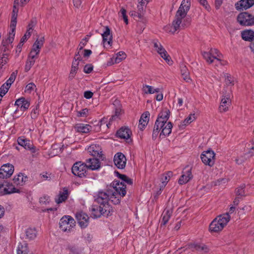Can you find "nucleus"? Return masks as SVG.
Returning a JSON list of instances; mask_svg holds the SVG:
<instances>
[{
  "label": "nucleus",
  "instance_id": "obj_28",
  "mask_svg": "<svg viewBox=\"0 0 254 254\" xmlns=\"http://www.w3.org/2000/svg\"><path fill=\"white\" fill-rule=\"evenodd\" d=\"M170 115V111L169 110H166L165 111H163L160 112L158 116L157 120L155 122H157V124H159L158 122H164L165 123L166 122H168V120L169 118Z\"/></svg>",
  "mask_w": 254,
  "mask_h": 254
},
{
  "label": "nucleus",
  "instance_id": "obj_36",
  "mask_svg": "<svg viewBox=\"0 0 254 254\" xmlns=\"http://www.w3.org/2000/svg\"><path fill=\"white\" fill-rule=\"evenodd\" d=\"M11 31L9 32L8 37L5 39L3 40V42H6L7 44H11L14 40L15 36V30L16 26L10 27Z\"/></svg>",
  "mask_w": 254,
  "mask_h": 254
},
{
  "label": "nucleus",
  "instance_id": "obj_39",
  "mask_svg": "<svg viewBox=\"0 0 254 254\" xmlns=\"http://www.w3.org/2000/svg\"><path fill=\"white\" fill-rule=\"evenodd\" d=\"M172 211L171 210H166L163 213L162 223L165 225L169 221L172 215Z\"/></svg>",
  "mask_w": 254,
  "mask_h": 254
},
{
  "label": "nucleus",
  "instance_id": "obj_1",
  "mask_svg": "<svg viewBox=\"0 0 254 254\" xmlns=\"http://www.w3.org/2000/svg\"><path fill=\"white\" fill-rule=\"evenodd\" d=\"M126 192L125 186L122 183H117L115 186L105 191H99L94 197L95 201L101 205L110 206L109 200L115 204H119L121 198L125 196Z\"/></svg>",
  "mask_w": 254,
  "mask_h": 254
},
{
  "label": "nucleus",
  "instance_id": "obj_42",
  "mask_svg": "<svg viewBox=\"0 0 254 254\" xmlns=\"http://www.w3.org/2000/svg\"><path fill=\"white\" fill-rule=\"evenodd\" d=\"M245 188V185L243 184L238 187L236 190V196L238 198H242V197L246 195L244 189Z\"/></svg>",
  "mask_w": 254,
  "mask_h": 254
},
{
  "label": "nucleus",
  "instance_id": "obj_30",
  "mask_svg": "<svg viewBox=\"0 0 254 254\" xmlns=\"http://www.w3.org/2000/svg\"><path fill=\"white\" fill-rule=\"evenodd\" d=\"M79 63V62L76 61V60H73L71 65V68L68 77L69 79L71 80L74 77L76 73V72L78 69Z\"/></svg>",
  "mask_w": 254,
  "mask_h": 254
},
{
  "label": "nucleus",
  "instance_id": "obj_56",
  "mask_svg": "<svg viewBox=\"0 0 254 254\" xmlns=\"http://www.w3.org/2000/svg\"><path fill=\"white\" fill-rule=\"evenodd\" d=\"M93 70V66L90 64L85 65L84 67V72L86 73H90Z\"/></svg>",
  "mask_w": 254,
  "mask_h": 254
},
{
  "label": "nucleus",
  "instance_id": "obj_3",
  "mask_svg": "<svg viewBox=\"0 0 254 254\" xmlns=\"http://www.w3.org/2000/svg\"><path fill=\"white\" fill-rule=\"evenodd\" d=\"M158 123L160 124H158L157 122H155L154 126L152 135L153 140H155L157 138L159 132V137H161L168 136L172 131L173 126L170 122L165 123L163 121Z\"/></svg>",
  "mask_w": 254,
  "mask_h": 254
},
{
  "label": "nucleus",
  "instance_id": "obj_21",
  "mask_svg": "<svg viewBox=\"0 0 254 254\" xmlns=\"http://www.w3.org/2000/svg\"><path fill=\"white\" fill-rule=\"evenodd\" d=\"M87 168L92 170H98L100 168V163L98 159L96 158H90L86 160Z\"/></svg>",
  "mask_w": 254,
  "mask_h": 254
},
{
  "label": "nucleus",
  "instance_id": "obj_18",
  "mask_svg": "<svg viewBox=\"0 0 254 254\" xmlns=\"http://www.w3.org/2000/svg\"><path fill=\"white\" fill-rule=\"evenodd\" d=\"M105 28V31L103 34H102L103 42L104 44V46H108L111 47L112 43V34L109 27L106 26Z\"/></svg>",
  "mask_w": 254,
  "mask_h": 254
},
{
  "label": "nucleus",
  "instance_id": "obj_34",
  "mask_svg": "<svg viewBox=\"0 0 254 254\" xmlns=\"http://www.w3.org/2000/svg\"><path fill=\"white\" fill-rule=\"evenodd\" d=\"M18 9L16 7L15 5H13V9L12 11V14L11 16V22H10V27L16 26L17 23V12Z\"/></svg>",
  "mask_w": 254,
  "mask_h": 254
},
{
  "label": "nucleus",
  "instance_id": "obj_62",
  "mask_svg": "<svg viewBox=\"0 0 254 254\" xmlns=\"http://www.w3.org/2000/svg\"><path fill=\"white\" fill-rule=\"evenodd\" d=\"M81 51L78 50V52L75 54V56L74 57L73 60H76V61L80 62L81 61V56L80 54V52Z\"/></svg>",
  "mask_w": 254,
  "mask_h": 254
},
{
  "label": "nucleus",
  "instance_id": "obj_17",
  "mask_svg": "<svg viewBox=\"0 0 254 254\" xmlns=\"http://www.w3.org/2000/svg\"><path fill=\"white\" fill-rule=\"evenodd\" d=\"M114 162L119 169H122L126 166L127 159L123 153H117L114 156Z\"/></svg>",
  "mask_w": 254,
  "mask_h": 254
},
{
  "label": "nucleus",
  "instance_id": "obj_23",
  "mask_svg": "<svg viewBox=\"0 0 254 254\" xmlns=\"http://www.w3.org/2000/svg\"><path fill=\"white\" fill-rule=\"evenodd\" d=\"M254 5V0H241L236 4L237 9H247Z\"/></svg>",
  "mask_w": 254,
  "mask_h": 254
},
{
  "label": "nucleus",
  "instance_id": "obj_29",
  "mask_svg": "<svg viewBox=\"0 0 254 254\" xmlns=\"http://www.w3.org/2000/svg\"><path fill=\"white\" fill-rule=\"evenodd\" d=\"M115 173L117 174V176L123 181V182H121V183L124 184L126 187V186L125 185V183L128 185H131L132 184V180L127 177L126 175L120 174L118 172H115ZM117 183L121 184V183L116 181L113 183V186H115Z\"/></svg>",
  "mask_w": 254,
  "mask_h": 254
},
{
  "label": "nucleus",
  "instance_id": "obj_55",
  "mask_svg": "<svg viewBox=\"0 0 254 254\" xmlns=\"http://www.w3.org/2000/svg\"><path fill=\"white\" fill-rule=\"evenodd\" d=\"M7 45L8 44H6V42L2 41L1 46L0 47V50L3 53H8V49L7 47Z\"/></svg>",
  "mask_w": 254,
  "mask_h": 254
},
{
  "label": "nucleus",
  "instance_id": "obj_10",
  "mask_svg": "<svg viewBox=\"0 0 254 254\" xmlns=\"http://www.w3.org/2000/svg\"><path fill=\"white\" fill-rule=\"evenodd\" d=\"M214 152L211 149L204 151L201 154V159L205 165L212 166L215 162Z\"/></svg>",
  "mask_w": 254,
  "mask_h": 254
},
{
  "label": "nucleus",
  "instance_id": "obj_52",
  "mask_svg": "<svg viewBox=\"0 0 254 254\" xmlns=\"http://www.w3.org/2000/svg\"><path fill=\"white\" fill-rule=\"evenodd\" d=\"M89 110L87 108L82 109L77 112V116L78 117H86L88 115Z\"/></svg>",
  "mask_w": 254,
  "mask_h": 254
},
{
  "label": "nucleus",
  "instance_id": "obj_50",
  "mask_svg": "<svg viewBox=\"0 0 254 254\" xmlns=\"http://www.w3.org/2000/svg\"><path fill=\"white\" fill-rule=\"evenodd\" d=\"M17 73V71H15V72H13L11 74L9 79L6 81V82L5 83H7L8 85H9L10 87L11 84L14 81L16 78Z\"/></svg>",
  "mask_w": 254,
  "mask_h": 254
},
{
  "label": "nucleus",
  "instance_id": "obj_2",
  "mask_svg": "<svg viewBox=\"0 0 254 254\" xmlns=\"http://www.w3.org/2000/svg\"><path fill=\"white\" fill-rule=\"evenodd\" d=\"M190 6V0H183L172 22V27L169 30L170 32L174 33L177 30L185 28L190 25V18L186 16Z\"/></svg>",
  "mask_w": 254,
  "mask_h": 254
},
{
  "label": "nucleus",
  "instance_id": "obj_20",
  "mask_svg": "<svg viewBox=\"0 0 254 254\" xmlns=\"http://www.w3.org/2000/svg\"><path fill=\"white\" fill-rule=\"evenodd\" d=\"M15 105L17 106V108L20 109L21 111H25L30 106V103L28 100L24 97H21L16 100Z\"/></svg>",
  "mask_w": 254,
  "mask_h": 254
},
{
  "label": "nucleus",
  "instance_id": "obj_41",
  "mask_svg": "<svg viewBox=\"0 0 254 254\" xmlns=\"http://www.w3.org/2000/svg\"><path fill=\"white\" fill-rule=\"evenodd\" d=\"M8 56L9 53H2L1 55H0V70L8 62Z\"/></svg>",
  "mask_w": 254,
  "mask_h": 254
},
{
  "label": "nucleus",
  "instance_id": "obj_54",
  "mask_svg": "<svg viewBox=\"0 0 254 254\" xmlns=\"http://www.w3.org/2000/svg\"><path fill=\"white\" fill-rule=\"evenodd\" d=\"M50 197L47 195H44L40 198L39 202L41 205H47L50 201Z\"/></svg>",
  "mask_w": 254,
  "mask_h": 254
},
{
  "label": "nucleus",
  "instance_id": "obj_25",
  "mask_svg": "<svg viewBox=\"0 0 254 254\" xmlns=\"http://www.w3.org/2000/svg\"><path fill=\"white\" fill-rule=\"evenodd\" d=\"M75 130L78 132L86 133L92 129V127L89 125L83 124H77L74 126Z\"/></svg>",
  "mask_w": 254,
  "mask_h": 254
},
{
  "label": "nucleus",
  "instance_id": "obj_46",
  "mask_svg": "<svg viewBox=\"0 0 254 254\" xmlns=\"http://www.w3.org/2000/svg\"><path fill=\"white\" fill-rule=\"evenodd\" d=\"M33 58H27L25 66V71L26 72L28 71L31 68V67L34 64L35 61L33 60Z\"/></svg>",
  "mask_w": 254,
  "mask_h": 254
},
{
  "label": "nucleus",
  "instance_id": "obj_14",
  "mask_svg": "<svg viewBox=\"0 0 254 254\" xmlns=\"http://www.w3.org/2000/svg\"><path fill=\"white\" fill-rule=\"evenodd\" d=\"M17 142L19 145L23 147L26 150H30L32 153H35L36 152L37 149L33 143L24 137H18Z\"/></svg>",
  "mask_w": 254,
  "mask_h": 254
},
{
  "label": "nucleus",
  "instance_id": "obj_35",
  "mask_svg": "<svg viewBox=\"0 0 254 254\" xmlns=\"http://www.w3.org/2000/svg\"><path fill=\"white\" fill-rule=\"evenodd\" d=\"M25 234L27 239L33 240L36 237L37 231L35 228H29L26 230Z\"/></svg>",
  "mask_w": 254,
  "mask_h": 254
},
{
  "label": "nucleus",
  "instance_id": "obj_63",
  "mask_svg": "<svg viewBox=\"0 0 254 254\" xmlns=\"http://www.w3.org/2000/svg\"><path fill=\"white\" fill-rule=\"evenodd\" d=\"M38 54H36V53H35L33 51L30 52L28 58H32L33 56V60L35 61V59L37 58V56L38 55Z\"/></svg>",
  "mask_w": 254,
  "mask_h": 254
},
{
  "label": "nucleus",
  "instance_id": "obj_8",
  "mask_svg": "<svg viewBox=\"0 0 254 254\" xmlns=\"http://www.w3.org/2000/svg\"><path fill=\"white\" fill-rule=\"evenodd\" d=\"M153 47L155 51L161 56V57L166 61L167 64L169 65H171L173 64L172 60L169 55L168 54L166 50L163 48L162 45L160 42L157 40H154L152 42Z\"/></svg>",
  "mask_w": 254,
  "mask_h": 254
},
{
  "label": "nucleus",
  "instance_id": "obj_38",
  "mask_svg": "<svg viewBox=\"0 0 254 254\" xmlns=\"http://www.w3.org/2000/svg\"><path fill=\"white\" fill-rule=\"evenodd\" d=\"M67 190H64L63 192L59 195L58 198L56 199V202L59 204L64 201L67 199Z\"/></svg>",
  "mask_w": 254,
  "mask_h": 254
},
{
  "label": "nucleus",
  "instance_id": "obj_45",
  "mask_svg": "<svg viewBox=\"0 0 254 254\" xmlns=\"http://www.w3.org/2000/svg\"><path fill=\"white\" fill-rule=\"evenodd\" d=\"M224 77L225 78V84L227 85V86H233L234 84V78L231 77L229 74L228 73H225L224 74Z\"/></svg>",
  "mask_w": 254,
  "mask_h": 254
},
{
  "label": "nucleus",
  "instance_id": "obj_15",
  "mask_svg": "<svg viewBox=\"0 0 254 254\" xmlns=\"http://www.w3.org/2000/svg\"><path fill=\"white\" fill-rule=\"evenodd\" d=\"M79 225L81 228L86 227L89 224V216L82 211L77 212L75 215Z\"/></svg>",
  "mask_w": 254,
  "mask_h": 254
},
{
  "label": "nucleus",
  "instance_id": "obj_16",
  "mask_svg": "<svg viewBox=\"0 0 254 254\" xmlns=\"http://www.w3.org/2000/svg\"><path fill=\"white\" fill-rule=\"evenodd\" d=\"M231 104V96L229 94L223 95L219 106L220 112H225L229 110Z\"/></svg>",
  "mask_w": 254,
  "mask_h": 254
},
{
  "label": "nucleus",
  "instance_id": "obj_19",
  "mask_svg": "<svg viewBox=\"0 0 254 254\" xmlns=\"http://www.w3.org/2000/svg\"><path fill=\"white\" fill-rule=\"evenodd\" d=\"M87 151L93 156L102 158V151L100 146L92 144L87 148Z\"/></svg>",
  "mask_w": 254,
  "mask_h": 254
},
{
  "label": "nucleus",
  "instance_id": "obj_7",
  "mask_svg": "<svg viewBox=\"0 0 254 254\" xmlns=\"http://www.w3.org/2000/svg\"><path fill=\"white\" fill-rule=\"evenodd\" d=\"M75 226V220L72 217L69 215L64 216L59 222L60 228L64 232H70Z\"/></svg>",
  "mask_w": 254,
  "mask_h": 254
},
{
  "label": "nucleus",
  "instance_id": "obj_58",
  "mask_svg": "<svg viewBox=\"0 0 254 254\" xmlns=\"http://www.w3.org/2000/svg\"><path fill=\"white\" fill-rule=\"evenodd\" d=\"M38 114V110L37 107H36L34 108L31 113V118L33 119H35L37 117Z\"/></svg>",
  "mask_w": 254,
  "mask_h": 254
},
{
  "label": "nucleus",
  "instance_id": "obj_49",
  "mask_svg": "<svg viewBox=\"0 0 254 254\" xmlns=\"http://www.w3.org/2000/svg\"><path fill=\"white\" fill-rule=\"evenodd\" d=\"M36 89V86L34 83L31 82L28 83L25 87V92L30 93L32 91Z\"/></svg>",
  "mask_w": 254,
  "mask_h": 254
},
{
  "label": "nucleus",
  "instance_id": "obj_40",
  "mask_svg": "<svg viewBox=\"0 0 254 254\" xmlns=\"http://www.w3.org/2000/svg\"><path fill=\"white\" fill-rule=\"evenodd\" d=\"M193 247L197 251H203L205 253H208L209 249L204 244H196L193 245Z\"/></svg>",
  "mask_w": 254,
  "mask_h": 254
},
{
  "label": "nucleus",
  "instance_id": "obj_59",
  "mask_svg": "<svg viewBox=\"0 0 254 254\" xmlns=\"http://www.w3.org/2000/svg\"><path fill=\"white\" fill-rule=\"evenodd\" d=\"M182 76L184 80H185L187 82H190L191 81V79L190 77V73H186L184 74H182Z\"/></svg>",
  "mask_w": 254,
  "mask_h": 254
},
{
  "label": "nucleus",
  "instance_id": "obj_33",
  "mask_svg": "<svg viewBox=\"0 0 254 254\" xmlns=\"http://www.w3.org/2000/svg\"><path fill=\"white\" fill-rule=\"evenodd\" d=\"M126 55L124 52H118L115 57L111 59L112 64H118L126 58Z\"/></svg>",
  "mask_w": 254,
  "mask_h": 254
},
{
  "label": "nucleus",
  "instance_id": "obj_48",
  "mask_svg": "<svg viewBox=\"0 0 254 254\" xmlns=\"http://www.w3.org/2000/svg\"><path fill=\"white\" fill-rule=\"evenodd\" d=\"M10 86L7 83H4L0 88V95L3 97L8 91Z\"/></svg>",
  "mask_w": 254,
  "mask_h": 254
},
{
  "label": "nucleus",
  "instance_id": "obj_13",
  "mask_svg": "<svg viewBox=\"0 0 254 254\" xmlns=\"http://www.w3.org/2000/svg\"><path fill=\"white\" fill-rule=\"evenodd\" d=\"M14 172V166L7 163L3 165L0 168V178H7L10 177Z\"/></svg>",
  "mask_w": 254,
  "mask_h": 254
},
{
  "label": "nucleus",
  "instance_id": "obj_24",
  "mask_svg": "<svg viewBox=\"0 0 254 254\" xmlns=\"http://www.w3.org/2000/svg\"><path fill=\"white\" fill-rule=\"evenodd\" d=\"M131 134L130 130L127 127H121L117 132L118 137L127 139L129 138Z\"/></svg>",
  "mask_w": 254,
  "mask_h": 254
},
{
  "label": "nucleus",
  "instance_id": "obj_32",
  "mask_svg": "<svg viewBox=\"0 0 254 254\" xmlns=\"http://www.w3.org/2000/svg\"><path fill=\"white\" fill-rule=\"evenodd\" d=\"M29 252L26 243L19 244L17 248V254H28Z\"/></svg>",
  "mask_w": 254,
  "mask_h": 254
},
{
  "label": "nucleus",
  "instance_id": "obj_61",
  "mask_svg": "<svg viewBox=\"0 0 254 254\" xmlns=\"http://www.w3.org/2000/svg\"><path fill=\"white\" fill-rule=\"evenodd\" d=\"M181 74L189 72L187 67L184 64H182L181 66Z\"/></svg>",
  "mask_w": 254,
  "mask_h": 254
},
{
  "label": "nucleus",
  "instance_id": "obj_4",
  "mask_svg": "<svg viewBox=\"0 0 254 254\" xmlns=\"http://www.w3.org/2000/svg\"><path fill=\"white\" fill-rule=\"evenodd\" d=\"M202 55L209 64H214L216 66L224 64V62L221 60L223 56L217 49L211 48L209 52H202Z\"/></svg>",
  "mask_w": 254,
  "mask_h": 254
},
{
  "label": "nucleus",
  "instance_id": "obj_43",
  "mask_svg": "<svg viewBox=\"0 0 254 254\" xmlns=\"http://www.w3.org/2000/svg\"><path fill=\"white\" fill-rule=\"evenodd\" d=\"M172 175L173 173L172 172H168L167 174L163 175L162 178H161L162 187H165L166 185Z\"/></svg>",
  "mask_w": 254,
  "mask_h": 254
},
{
  "label": "nucleus",
  "instance_id": "obj_11",
  "mask_svg": "<svg viewBox=\"0 0 254 254\" xmlns=\"http://www.w3.org/2000/svg\"><path fill=\"white\" fill-rule=\"evenodd\" d=\"M87 169L86 165L81 163V162H77L73 164L71 170L73 175L82 178L85 177Z\"/></svg>",
  "mask_w": 254,
  "mask_h": 254
},
{
  "label": "nucleus",
  "instance_id": "obj_60",
  "mask_svg": "<svg viewBox=\"0 0 254 254\" xmlns=\"http://www.w3.org/2000/svg\"><path fill=\"white\" fill-rule=\"evenodd\" d=\"M93 93L90 91H86L84 93V97L86 99H90L93 96Z\"/></svg>",
  "mask_w": 254,
  "mask_h": 254
},
{
  "label": "nucleus",
  "instance_id": "obj_31",
  "mask_svg": "<svg viewBox=\"0 0 254 254\" xmlns=\"http://www.w3.org/2000/svg\"><path fill=\"white\" fill-rule=\"evenodd\" d=\"M241 35L243 40L251 41L254 38V32L251 30L244 31L242 32Z\"/></svg>",
  "mask_w": 254,
  "mask_h": 254
},
{
  "label": "nucleus",
  "instance_id": "obj_27",
  "mask_svg": "<svg viewBox=\"0 0 254 254\" xmlns=\"http://www.w3.org/2000/svg\"><path fill=\"white\" fill-rule=\"evenodd\" d=\"M27 179V176H24L22 173H19L13 179V184L17 186H22Z\"/></svg>",
  "mask_w": 254,
  "mask_h": 254
},
{
  "label": "nucleus",
  "instance_id": "obj_47",
  "mask_svg": "<svg viewBox=\"0 0 254 254\" xmlns=\"http://www.w3.org/2000/svg\"><path fill=\"white\" fill-rule=\"evenodd\" d=\"M146 5L142 4H138L137 5V17L141 19L144 15V7Z\"/></svg>",
  "mask_w": 254,
  "mask_h": 254
},
{
  "label": "nucleus",
  "instance_id": "obj_53",
  "mask_svg": "<svg viewBox=\"0 0 254 254\" xmlns=\"http://www.w3.org/2000/svg\"><path fill=\"white\" fill-rule=\"evenodd\" d=\"M44 42V37H42L39 39H37L35 42L34 43L33 46H36L37 47L41 49L42 47L43 46Z\"/></svg>",
  "mask_w": 254,
  "mask_h": 254
},
{
  "label": "nucleus",
  "instance_id": "obj_37",
  "mask_svg": "<svg viewBox=\"0 0 254 254\" xmlns=\"http://www.w3.org/2000/svg\"><path fill=\"white\" fill-rule=\"evenodd\" d=\"M143 90L146 94H153L160 92L159 88H154L153 87L147 85L143 86Z\"/></svg>",
  "mask_w": 254,
  "mask_h": 254
},
{
  "label": "nucleus",
  "instance_id": "obj_57",
  "mask_svg": "<svg viewBox=\"0 0 254 254\" xmlns=\"http://www.w3.org/2000/svg\"><path fill=\"white\" fill-rule=\"evenodd\" d=\"M32 32L27 30L26 33L21 39V43H24L27 39L30 37Z\"/></svg>",
  "mask_w": 254,
  "mask_h": 254
},
{
  "label": "nucleus",
  "instance_id": "obj_44",
  "mask_svg": "<svg viewBox=\"0 0 254 254\" xmlns=\"http://www.w3.org/2000/svg\"><path fill=\"white\" fill-rule=\"evenodd\" d=\"M195 115L194 114H190L189 117H188L185 120H184V121L181 123V126L182 127L186 126L191 123L192 122L195 120Z\"/></svg>",
  "mask_w": 254,
  "mask_h": 254
},
{
  "label": "nucleus",
  "instance_id": "obj_12",
  "mask_svg": "<svg viewBox=\"0 0 254 254\" xmlns=\"http://www.w3.org/2000/svg\"><path fill=\"white\" fill-rule=\"evenodd\" d=\"M19 192L18 190L16 189L12 184L5 181L0 183V195Z\"/></svg>",
  "mask_w": 254,
  "mask_h": 254
},
{
  "label": "nucleus",
  "instance_id": "obj_22",
  "mask_svg": "<svg viewBox=\"0 0 254 254\" xmlns=\"http://www.w3.org/2000/svg\"><path fill=\"white\" fill-rule=\"evenodd\" d=\"M192 178L191 169L188 168L185 172H183V174L180 178L178 182L179 184L183 185L188 183Z\"/></svg>",
  "mask_w": 254,
  "mask_h": 254
},
{
  "label": "nucleus",
  "instance_id": "obj_5",
  "mask_svg": "<svg viewBox=\"0 0 254 254\" xmlns=\"http://www.w3.org/2000/svg\"><path fill=\"white\" fill-rule=\"evenodd\" d=\"M230 220L228 213H224L215 218L209 225V230L211 232L221 231L227 224Z\"/></svg>",
  "mask_w": 254,
  "mask_h": 254
},
{
  "label": "nucleus",
  "instance_id": "obj_26",
  "mask_svg": "<svg viewBox=\"0 0 254 254\" xmlns=\"http://www.w3.org/2000/svg\"><path fill=\"white\" fill-rule=\"evenodd\" d=\"M150 114L148 112H145L142 114L141 118L139 120V124L138 127L140 129L143 130L145 126L147 125L149 120Z\"/></svg>",
  "mask_w": 254,
  "mask_h": 254
},
{
  "label": "nucleus",
  "instance_id": "obj_51",
  "mask_svg": "<svg viewBox=\"0 0 254 254\" xmlns=\"http://www.w3.org/2000/svg\"><path fill=\"white\" fill-rule=\"evenodd\" d=\"M37 24V20L35 18H32L28 25L27 31L32 32L34 27Z\"/></svg>",
  "mask_w": 254,
  "mask_h": 254
},
{
  "label": "nucleus",
  "instance_id": "obj_9",
  "mask_svg": "<svg viewBox=\"0 0 254 254\" xmlns=\"http://www.w3.org/2000/svg\"><path fill=\"white\" fill-rule=\"evenodd\" d=\"M238 22L243 26H252L254 25V16L248 12H242L237 17Z\"/></svg>",
  "mask_w": 254,
  "mask_h": 254
},
{
  "label": "nucleus",
  "instance_id": "obj_64",
  "mask_svg": "<svg viewBox=\"0 0 254 254\" xmlns=\"http://www.w3.org/2000/svg\"><path fill=\"white\" fill-rule=\"evenodd\" d=\"M81 0H73L74 6L78 8L81 4Z\"/></svg>",
  "mask_w": 254,
  "mask_h": 254
},
{
  "label": "nucleus",
  "instance_id": "obj_6",
  "mask_svg": "<svg viewBox=\"0 0 254 254\" xmlns=\"http://www.w3.org/2000/svg\"><path fill=\"white\" fill-rule=\"evenodd\" d=\"M91 211L92 215L95 218H98L102 215L107 216L111 215L114 212V209L110 206L101 205V204L99 206L93 205L91 208Z\"/></svg>",
  "mask_w": 254,
  "mask_h": 254
}]
</instances>
